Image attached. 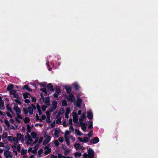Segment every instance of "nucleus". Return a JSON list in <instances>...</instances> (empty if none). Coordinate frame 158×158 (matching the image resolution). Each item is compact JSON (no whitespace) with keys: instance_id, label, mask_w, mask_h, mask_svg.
<instances>
[{"instance_id":"nucleus-1","label":"nucleus","mask_w":158,"mask_h":158,"mask_svg":"<svg viewBox=\"0 0 158 158\" xmlns=\"http://www.w3.org/2000/svg\"><path fill=\"white\" fill-rule=\"evenodd\" d=\"M19 140L20 141L21 143H23L24 141V136L20 133H18L17 136L14 137L13 141L14 144L17 145L18 143Z\"/></svg>"},{"instance_id":"nucleus-2","label":"nucleus","mask_w":158,"mask_h":158,"mask_svg":"<svg viewBox=\"0 0 158 158\" xmlns=\"http://www.w3.org/2000/svg\"><path fill=\"white\" fill-rule=\"evenodd\" d=\"M26 143L27 145L35 143V141L33 142L31 137L30 135H28L25 139Z\"/></svg>"},{"instance_id":"nucleus-3","label":"nucleus","mask_w":158,"mask_h":158,"mask_svg":"<svg viewBox=\"0 0 158 158\" xmlns=\"http://www.w3.org/2000/svg\"><path fill=\"white\" fill-rule=\"evenodd\" d=\"M10 94L12 97L14 98H19V96L17 93L16 91L15 90H11L10 91Z\"/></svg>"},{"instance_id":"nucleus-4","label":"nucleus","mask_w":158,"mask_h":158,"mask_svg":"<svg viewBox=\"0 0 158 158\" xmlns=\"http://www.w3.org/2000/svg\"><path fill=\"white\" fill-rule=\"evenodd\" d=\"M23 116L21 114L17 115L15 117L16 120L19 123H22L23 121Z\"/></svg>"},{"instance_id":"nucleus-5","label":"nucleus","mask_w":158,"mask_h":158,"mask_svg":"<svg viewBox=\"0 0 158 158\" xmlns=\"http://www.w3.org/2000/svg\"><path fill=\"white\" fill-rule=\"evenodd\" d=\"M88 157L89 158H94V153L93 150L90 148L88 150Z\"/></svg>"},{"instance_id":"nucleus-6","label":"nucleus","mask_w":158,"mask_h":158,"mask_svg":"<svg viewBox=\"0 0 158 158\" xmlns=\"http://www.w3.org/2000/svg\"><path fill=\"white\" fill-rule=\"evenodd\" d=\"M36 107L34 105H32L31 106L28 107L27 108V110L28 112L30 114H32L33 113V110H35Z\"/></svg>"},{"instance_id":"nucleus-7","label":"nucleus","mask_w":158,"mask_h":158,"mask_svg":"<svg viewBox=\"0 0 158 158\" xmlns=\"http://www.w3.org/2000/svg\"><path fill=\"white\" fill-rule=\"evenodd\" d=\"M57 102L56 101H54L52 102V104L51 106L50 110L52 111L56 109L57 107Z\"/></svg>"},{"instance_id":"nucleus-8","label":"nucleus","mask_w":158,"mask_h":158,"mask_svg":"<svg viewBox=\"0 0 158 158\" xmlns=\"http://www.w3.org/2000/svg\"><path fill=\"white\" fill-rule=\"evenodd\" d=\"M14 110L15 111L17 115L20 114V109L18 107L17 104H15V105L14 107Z\"/></svg>"},{"instance_id":"nucleus-9","label":"nucleus","mask_w":158,"mask_h":158,"mask_svg":"<svg viewBox=\"0 0 158 158\" xmlns=\"http://www.w3.org/2000/svg\"><path fill=\"white\" fill-rule=\"evenodd\" d=\"M4 156L6 158H12V155L11 152L9 151H6L4 152Z\"/></svg>"},{"instance_id":"nucleus-10","label":"nucleus","mask_w":158,"mask_h":158,"mask_svg":"<svg viewBox=\"0 0 158 158\" xmlns=\"http://www.w3.org/2000/svg\"><path fill=\"white\" fill-rule=\"evenodd\" d=\"M72 115L73 117V120L75 123H77L78 122V116L75 112H73L72 113Z\"/></svg>"},{"instance_id":"nucleus-11","label":"nucleus","mask_w":158,"mask_h":158,"mask_svg":"<svg viewBox=\"0 0 158 158\" xmlns=\"http://www.w3.org/2000/svg\"><path fill=\"white\" fill-rule=\"evenodd\" d=\"M99 141V138L98 137H96L93 139H91L90 142L92 144H94L98 143Z\"/></svg>"},{"instance_id":"nucleus-12","label":"nucleus","mask_w":158,"mask_h":158,"mask_svg":"<svg viewBox=\"0 0 158 158\" xmlns=\"http://www.w3.org/2000/svg\"><path fill=\"white\" fill-rule=\"evenodd\" d=\"M45 150L44 151V153L45 155H47L49 154L51 151V149L48 146H46L44 148Z\"/></svg>"},{"instance_id":"nucleus-13","label":"nucleus","mask_w":158,"mask_h":158,"mask_svg":"<svg viewBox=\"0 0 158 158\" xmlns=\"http://www.w3.org/2000/svg\"><path fill=\"white\" fill-rule=\"evenodd\" d=\"M87 117L89 119H91L93 118V113L91 110H89L87 113Z\"/></svg>"},{"instance_id":"nucleus-14","label":"nucleus","mask_w":158,"mask_h":158,"mask_svg":"<svg viewBox=\"0 0 158 158\" xmlns=\"http://www.w3.org/2000/svg\"><path fill=\"white\" fill-rule=\"evenodd\" d=\"M78 139L81 142L86 143L88 141L89 139L87 137H84L83 138H81V137H78Z\"/></svg>"},{"instance_id":"nucleus-15","label":"nucleus","mask_w":158,"mask_h":158,"mask_svg":"<svg viewBox=\"0 0 158 158\" xmlns=\"http://www.w3.org/2000/svg\"><path fill=\"white\" fill-rule=\"evenodd\" d=\"M43 101L46 106H48L50 103V99L48 97L43 98Z\"/></svg>"},{"instance_id":"nucleus-16","label":"nucleus","mask_w":158,"mask_h":158,"mask_svg":"<svg viewBox=\"0 0 158 158\" xmlns=\"http://www.w3.org/2000/svg\"><path fill=\"white\" fill-rule=\"evenodd\" d=\"M68 99L70 102H73L75 100V98L73 95L72 94H70L68 98Z\"/></svg>"},{"instance_id":"nucleus-17","label":"nucleus","mask_w":158,"mask_h":158,"mask_svg":"<svg viewBox=\"0 0 158 158\" xmlns=\"http://www.w3.org/2000/svg\"><path fill=\"white\" fill-rule=\"evenodd\" d=\"M82 102V100L81 99L79 98L78 97H77V99L76 102V106L77 107H80L81 105V103Z\"/></svg>"},{"instance_id":"nucleus-18","label":"nucleus","mask_w":158,"mask_h":158,"mask_svg":"<svg viewBox=\"0 0 158 158\" xmlns=\"http://www.w3.org/2000/svg\"><path fill=\"white\" fill-rule=\"evenodd\" d=\"M76 149L78 150L80 149H82V147L80 144L77 143L74 145Z\"/></svg>"},{"instance_id":"nucleus-19","label":"nucleus","mask_w":158,"mask_h":158,"mask_svg":"<svg viewBox=\"0 0 158 158\" xmlns=\"http://www.w3.org/2000/svg\"><path fill=\"white\" fill-rule=\"evenodd\" d=\"M70 133V132L68 130H67L65 131L64 135V139L70 138L71 136L69 135Z\"/></svg>"},{"instance_id":"nucleus-20","label":"nucleus","mask_w":158,"mask_h":158,"mask_svg":"<svg viewBox=\"0 0 158 158\" xmlns=\"http://www.w3.org/2000/svg\"><path fill=\"white\" fill-rule=\"evenodd\" d=\"M51 140V137L50 136H48L45 139L44 141L43 142V144L45 145L48 143Z\"/></svg>"},{"instance_id":"nucleus-21","label":"nucleus","mask_w":158,"mask_h":158,"mask_svg":"<svg viewBox=\"0 0 158 158\" xmlns=\"http://www.w3.org/2000/svg\"><path fill=\"white\" fill-rule=\"evenodd\" d=\"M80 124L81 126V129L83 131H85L86 128V126L85 124L82 121H80Z\"/></svg>"},{"instance_id":"nucleus-22","label":"nucleus","mask_w":158,"mask_h":158,"mask_svg":"<svg viewBox=\"0 0 158 158\" xmlns=\"http://www.w3.org/2000/svg\"><path fill=\"white\" fill-rule=\"evenodd\" d=\"M70 112V110L69 108H67L66 109L65 113V118L68 119L69 117V114Z\"/></svg>"},{"instance_id":"nucleus-23","label":"nucleus","mask_w":158,"mask_h":158,"mask_svg":"<svg viewBox=\"0 0 158 158\" xmlns=\"http://www.w3.org/2000/svg\"><path fill=\"white\" fill-rule=\"evenodd\" d=\"M54 135L56 137H58L59 136V134L60 133V131L59 130L57 129L54 130Z\"/></svg>"},{"instance_id":"nucleus-24","label":"nucleus","mask_w":158,"mask_h":158,"mask_svg":"<svg viewBox=\"0 0 158 158\" xmlns=\"http://www.w3.org/2000/svg\"><path fill=\"white\" fill-rule=\"evenodd\" d=\"M43 140V138L42 137H40L39 139L38 138H36L35 141V143H36L37 142L38 143V144H39L41 143Z\"/></svg>"},{"instance_id":"nucleus-25","label":"nucleus","mask_w":158,"mask_h":158,"mask_svg":"<svg viewBox=\"0 0 158 158\" xmlns=\"http://www.w3.org/2000/svg\"><path fill=\"white\" fill-rule=\"evenodd\" d=\"M85 118V113H83L81 115V118L79 119V122L80 123V121H82Z\"/></svg>"},{"instance_id":"nucleus-26","label":"nucleus","mask_w":158,"mask_h":158,"mask_svg":"<svg viewBox=\"0 0 158 158\" xmlns=\"http://www.w3.org/2000/svg\"><path fill=\"white\" fill-rule=\"evenodd\" d=\"M23 121L24 122V123L26 124L29 122L30 119L26 117L24 118H23Z\"/></svg>"},{"instance_id":"nucleus-27","label":"nucleus","mask_w":158,"mask_h":158,"mask_svg":"<svg viewBox=\"0 0 158 158\" xmlns=\"http://www.w3.org/2000/svg\"><path fill=\"white\" fill-rule=\"evenodd\" d=\"M75 132L76 134L80 136L82 135V134L81 132V131H80L78 130L75 129Z\"/></svg>"},{"instance_id":"nucleus-28","label":"nucleus","mask_w":158,"mask_h":158,"mask_svg":"<svg viewBox=\"0 0 158 158\" xmlns=\"http://www.w3.org/2000/svg\"><path fill=\"white\" fill-rule=\"evenodd\" d=\"M70 150L69 149H67L64 152V154L65 156L68 155L70 152Z\"/></svg>"},{"instance_id":"nucleus-29","label":"nucleus","mask_w":158,"mask_h":158,"mask_svg":"<svg viewBox=\"0 0 158 158\" xmlns=\"http://www.w3.org/2000/svg\"><path fill=\"white\" fill-rule=\"evenodd\" d=\"M4 102L2 100L0 102V109L2 110L4 108Z\"/></svg>"},{"instance_id":"nucleus-30","label":"nucleus","mask_w":158,"mask_h":158,"mask_svg":"<svg viewBox=\"0 0 158 158\" xmlns=\"http://www.w3.org/2000/svg\"><path fill=\"white\" fill-rule=\"evenodd\" d=\"M23 96L24 98H26L30 97V95L28 93H26L23 94Z\"/></svg>"},{"instance_id":"nucleus-31","label":"nucleus","mask_w":158,"mask_h":158,"mask_svg":"<svg viewBox=\"0 0 158 158\" xmlns=\"http://www.w3.org/2000/svg\"><path fill=\"white\" fill-rule=\"evenodd\" d=\"M27 150L22 149L21 151V155H25L27 153Z\"/></svg>"},{"instance_id":"nucleus-32","label":"nucleus","mask_w":158,"mask_h":158,"mask_svg":"<svg viewBox=\"0 0 158 158\" xmlns=\"http://www.w3.org/2000/svg\"><path fill=\"white\" fill-rule=\"evenodd\" d=\"M13 88V85H9L7 88V90H10L12 89Z\"/></svg>"},{"instance_id":"nucleus-33","label":"nucleus","mask_w":158,"mask_h":158,"mask_svg":"<svg viewBox=\"0 0 158 158\" xmlns=\"http://www.w3.org/2000/svg\"><path fill=\"white\" fill-rule=\"evenodd\" d=\"M47 88L50 91H52L53 90L52 86L50 84H48V85Z\"/></svg>"},{"instance_id":"nucleus-34","label":"nucleus","mask_w":158,"mask_h":158,"mask_svg":"<svg viewBox=\"0 0 158 158\" xmlns=\"http://www.w3.org/2000/svg\"><path fill=\"white\" fill-rule=\"evenodd\" d=\"M14 137L12 136H9L7 137V139L10 141L11 142L13 141Z\"/></svg>"},{"instance_id":"nucleus-35","label":"nucleus","mask_w":158,"mask_h":158,"mask_svg":"<svg viewBox=\"0 0 158 158\" xmlns=\"http://www.w3.org/2000/svg\"><path fill=\"white\" fill-rule=\"evenodd\" d=\"M64 113V110L63 108H61L60 110V111L58 113L59 115H62Z\"/></svg>"},{"instance_id":"nucleus-36","label":"nucleus","mask_w":158,"mask_h":158,"mask_svg":"<svg viewBox=\"0 0 158 158\" xmlns=\"http://www.w3.org/2000/svg\"><path fill=\"white\" fill-rule=\"evenodd\" d=\"M7 133L6 132H4L2 135V139H5L7 137Z\"/></svg>"},{"instance_id":"nucleus-37","label":"nucleus","mask_w":158,"mask_h":158,"mask_svg":"<svg viewBox=\"0 0 158 158\" xmlns=\"http://www.w3.org/2000/svg\"><path fill=\"white\" fill-rule=\"evenodd\" d=\"M81 156V153L80 152H76L75 154V156L76 157H80Z\"/></svg>"},{"instance_id":"nucleus-38","label":"nucleus","mask_w":158,"mask_h":158,"mask_svg":"<svg viewBox=\"0 0 158 158\" xmlns=\"http://www.w3.org/2000/svg\"><path fill=\"white\" fill-rule=\"evenodd\" d=\"M76 90H78L79 89V86L76 83H74L73 84Z\"/></svg>"},{"instance_id":"nucleus-39","label":"nucleus","mask_w":158,"mask_h":158,"mask_svg":"<svg viewBox=\"0 0 158 158\" xmlns=\"http://www.w3.org/2000/svg\"><path fill=\"white\" fill-rule=\"evenodd\" d=\"M89 126L88 127V128L89 129H90L92 127V125H93V123L92 122L89 121Z\"/></svg>"},{"instance_id":"nucleus-40","label":"nucleus","mask_w":158,"mask_h":158,"mask_svg":"<svg viewBox=\"0 0 158 158\" xmlns=\"http://www.w3.org/2000/svg\"><path fill=\"white\" fill-rule=\"evenodd\" d=\"M24 88L29 91H31V89L30 88L29 86L28 85H25L24 86Z\"/></svg>"},{"instance_id":"nucleus-41","label":"nucleus","mask_w":158,"mask_h":158,"mask_svg":"<svg viewBox=\"0 0 158 158\" xmlns=\"http://www.w3.org/2000/svg\"><path fill=\"white\" fill-rule=\"evenodd\" d=\"M31 135L33 138H35L36 136V134L35 132H32L31 133Z\"/></svg>"},{"instance_id":"nucleus-42","label":"nucleus","mask_w":158,"mask_h":158,"mask_svg":"<svg viewBox=\"0 0 158 158\" xmlns=\"http://www.w3.org/2000/svg\"><path fill=\"white\" fill-rule=\"evenodd\" d=\"M62 105L63 106H66L67 105V101L65 100H64L62 101Z\"/></svg>"},{"instance_id":"nucleus-43","label":"nucleus","mask_w":158,"mask_h":158,"mask_svg":"<svg viewBox=\"0 0 158 158\" xmlns=\"http://www.w3.org/2000/svg\"><path fill=\"white\" fill-rule=\"evenodd\" d=\"M54 143L55 144V145L56 146H58L59 145V143L58 141L57 140H55L54 141Z\"/></svg>"},{"instance_id":"nucleus-44","label":"nucleus","mask_w":158,"mask_h":158,"mask_svg":"<svg viewBox=\"0 0 158 158\" xmlns=\"http://www.w3.org/2000/svg\"><path fill=\"white\" fill-rule=\"evenodd\" d=\"M92 135L93 131H91L87 135L89 137V138H90L92 136Z\"/></svg>"},{"instance_id":"nucleus-45","label":"nucleus","mask_w":158,"mask_h":158,"mask_svg":"<svg viewBox=\"0 0 158 158\" xmlns=\"http://www.w3.org/2000/svg\"><path fill=\"white\" fill-rule=\"evenodd\" d=\"M52 111H51L50 110H49V111H48L46 112V115H47V116H49L50 115Z\"/></svg>"},{"instance_id":"nucleus-46","label":"nucleus","mask_w":158,"mask_h":158,"mask_svg":"<svg viewBox=\"0 0 158 158\" xmlns=\"http://www.w3.org/2000/svg\"><path fill=\"white\" fill-rule=\"evenodd\" d=\"M16 145L14 144L12 146V148L13 149V151H16Z\"/></svg>"},{"instance_id":"nucleus-47","label":"nucleus","mask_w":158,"mask_h":158,"mask_svg":"<svg viewBox=\"0 0 158 158\" xmlns=\"http://www.w3.org/2000/svg\"><path fill=\"white\" fill-rule=\"evenodd\" d=\"M70 139V138H67L66 139H64L65 141L66 142V144H67V145L68 146H69L70 144V143L69 142V140Z\"/></svg>"},{"instance_id":"nucleus-48","label":"nucleus","mask_w":158,"mask_h":158,"mask_svg":"<svg viewBox=\"0 0 158 158\" xmlns=\"http://www.w3.org/2000/svg\"><path fill=\"white\" fill-rule=\"evenodd\" d=\"M58 141L60 143H62L64 141V138L62 137H60L58 139Z\"/></svg>"},{"instance_id":"nucleus-49","label":"nucleus","mask_w":158,"mask_h":158,"mask_svg":"<svg viewBox=\"0 0 158 158\" xmlns=\"http://www.w3.org/2000/svg\"><path fill=\"white\" fill-rule=\"evenodd\" d=\"M20 149L21 148L20 145H18L16 146V151L19 152L20 151Z\"/></svg>"},{"instance_id":"nucleus-50","label":"nucleus","mask_w":158,"mask_h":158,"mask_svg":"<svg viewBox=\"0 0 158 158\" xmlns=\"http://www.w3.org/2000/svg\"><path fill=\"white\" fill-rule=\"evenodd\" d=\"M46 122L48 123H49L51 122L50 116H47V117Z\"/></svg>"},{"instance_id":"nucleus-51","label":"nucleus","mask_w":158,"mask_h":158,"mask_svg":"<svg viewBox=\"0 0 158 158\" xmlns=\"http://www.w3.org/2000/svg\"><path fill=\"white\" fill-rule=\"evenodd\" d=\"M47 107V106L44 105H43L42 107V110L43 111H45Z\"/></svg>"},{"instance_id":"nucleus-52","label":"nucleus","mask_w":158,"mask_h":158,"mask_svg":"<svg viewBox=\"0 0 158 158\" xmlns=\"http://www.w3.org/2000/svg\"><path fill=\"white\" fill-rule=\"evenodd\" d=\"M6 114L7 116L8 117H9L10 118H12V115L9 112H7L6 113Z\"/></svg>"},{"instance_id":"nucleus-53","label":"nucleus","mask_w":158,"mask_h":158,"mask_svg":"<svg viewBox=\"0 0 158 158\" xmlns=\"http://www.w3.org/2000/svg\"><path fill=\"white\" fill-rule=\"evenodd\" d=\"M43 149H40L39 150L38 152V153L39 155V156H40V155L43 152Z\"/></svg>"},{"instance_id":"nucleus-54","label":"nucleus","mask_w":158,"mask_h":158,"mask_svg":"<svg viewBox=\"0 0 158 158\" xmlns=\"http://www.w3.org/2000/svg\"><path fill=\"white\" fill-rule=\"evenodd\" d=\"M65 156L61 155L60 154H58V158H65Z\"/></svg>"},{"instance_id":"nucleus-55","label":"nucleus","mask_w":158,"mask_h":158,"mask_svg":"<svg viewBox=\"0 0 158 158\" xmlns=\"http://www.w3.org/2000/svg\"><path fill=\"white\" fill-rule=\"evenodd\" d=\"M55 122H52L51 124V127H52V128H53V127H55Z\"/></svg>"},{"instance_id":"nucleus-56","label":"nucleus","mask_w":158,"mask_h":158,"mask_svg":"<svg viewBox=\"0 0 158 158\" xmlns=\"http://www.w3.org/2000/svg\"><path fill=\"white\" fill-rule=\"evenodd\" d=\"M69 129L70 131H73V127L72 125H71L70 126Z\"/></svg>"},{"instance_id":"nucleus-57","label":"nucleus","mask_w":158,"mask_h":158,"mask_svg":"<svg viewBox=\"0 0 158 158\" xmlns=\"http://www.w3.org/2000/svg\"><path fill=\"white\" fill-rule=\"evenodd\" d=\"M46 118V116H45V115H43L41 117V120H44Z\"/></svg>"},{"instance_id":"nucleus-58","label":"nucleus","mask_w":158,"mask_h":158,"mask_svg":"<svg viewBox=\"0 0 158 158\" xmlns=\"http://www.w3.org/2000/svg\"><path fill=\"white\" fill-rule=\"evenodd\" d=\"M56 93L57 94H59L60 93V90L59 89H56Z\"/></svg>"},{"instance_id":"nucleus-59","label":"nucleus","mask_w":158,"mask_h":158,"mask_svg":"<svg viewBox=\"0 0 158 158\" xmlns=\"http://www.w3.org/2000/svg\"><path fill=\"white\" fill-rule=\"evenodd\" d=\"M31 100L32 101L34 102H36V98L34 97H31Z\"/></svg>"},{"instance_id":"nucleus-60","label":"nucleus","mask_w":158,"mask_h":158,"mask_svg":"<svg viewBox=\"0 0 158 158\" xmlns=\"http://www.w3.org/2000/svg\"><path fill=\"white\" fill-rule=\"evenodd\" d=\"M59 94H57L56 93H55L54 94L53 96L55 98H57Z\"/></svg>"},{"instance_id":"nucleus-61","label":"nucleus","mask_w":158,"mask_h":158,"mask_svg":"<svg viewBox=\"0 0 158 158\" xmlns=\"http://www.w3.org/2000/svg\"><path fill=\"white\" fill-rule=\"evenodd\" d=\"M67 148V147L66 146L64 145L62 146V148L63 150H66Z\"/></svg>"},{"instance_id":"nucleus-62","label":"nucleus","mask_w":158,"mask_h":158,"mask_svg":"<svg viewBox=\"0 0 158 158\" xmlns=\"http://www.w3.org/2000/svg\"><path fill=\"white\" fill-rule=\"evenodd\" d=\"M41 90L43 91V92L45 94H47V92L46 89H41Z\"/></svg>"},{"instance_id":"nucleus-63","label":"nucleus","mask_w":158,"mask_h":158,"mask_svg":"<svg viewBox=\"0 0 158 158\" xmlns=\"http://www.w3.org/2000/svg\"><path fill=\"white\" fill-rule=\"evenodd\" d=\"M5 123L7 126H9V122H8V121L5 120Z\"/></svg>"},{"instance_id":"nucleus-64","label":"nucleus","mask_w":158,"mask_h":158,"mask_svg":"<svg viewBox=\"0 0 158 158\" xmlns=\"http://www.w3.org/2000/svg\"><path fill=\"white\" fill-rule=\"evenodd\" d=\"M70 139H71V140L73 141V142H74L76 140V139H75V138L74 137H71L70 138Z\"/></svg>"}]
</instances>
